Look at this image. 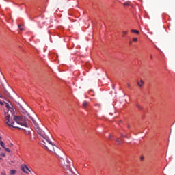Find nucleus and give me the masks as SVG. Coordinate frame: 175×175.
Segmentation results:
<instances>
[{
	"label": "nucleus",
	"instance_id": "1",
	"mask_svg": "<svg viewBox=\"0 0 175 175\" xmlns=\"http://www.w3.org/2000/svg\"><path fill=\"white\" fill-rule=\"evenodd\" d=\"M28 118L31 120L36 129V131H37L38 135L43 138L42 141H45L46 139H48L49 137L46 135V133L39 127L37 122L29 114H27V116H25L24 118L19 116H14L13 120H14L17 124H19L24 127H27L28 124L26 122V121L27 120H28Z\"/></svg>",
	"mask_w": 175,
	"mask_h": 175
},
{
	"label": "nucleus",
	"instance_id": "2",
	"mask_svg": "<svg viewBox=\"0 0 175 175\" xmlns=\"http://www.w3.org/2000/svg\"><path fill=\"white\" fill-rule=\"evenodd\" d=\"M42 143L48 151L55 153V149H57V146L51 141L50 138H48L46 140H42Z\"/></svg>",
	"mask_w": 175,
	"mask_h": 175
},
{
	"label": "nucleus",
	"instance_id": "3",
	"mask_svg": "<svg viewBox=\"0 0 175 175\" xmlns=\"http://www.w3.org/2000/svg\"><path fill=\"white\" fill-rule=\"evenodd\" d=\"M4 119H5V124L8 126L12 127L14 129H18L22 130L21 127L14 125V122L10 121V114L5 113Z\"/></svg>",
	"mask_w": 175,
	"mask_h": 175
},
{
	"label": "nucleus",
	"instance_id": "4",
	"mask_svg": "<svg viewBox=\"0 0 175 175\" xmlns=\"http://www.w3.org/2000/svg\"><path fill=\"white\" fill-rule=\"evenodd\" d=\"M137 85L139 87V88H142L144 85V81L141 79L140 81H137Z\"/></svg>",
	"mask_w": 175,
	"mask_h": 175
},
{
	"label": "nucleus",
	"instance_id": "5",
	"mask_svg": "<svg viewBox=\"0 0 175 175\" xmlns=\"http://www.w3.org/2000/svg\"><path fill=\"white\" fill-rule=\"evenodd\" d=\"M64 167L66 170H69L70 171H71V167H70V164H64Z\"/></svg>",
	"mask_w": 175,
	"mask_h": 175
},
{
	"label": "nucleus",
	"instance_id": "6",
	"mask_svg": "<svg viewBox=\"0 0 175 175\" xmlns=\"http://www.w3.org/2000/svg\"><path fill=\"white\" fill-rule=\"evenodd\" d=\"M21 170L25 174H28V172L25 170V165L21 166Z\"/></svg>",
	"mask_w": 175,
	"mask_h": 175
},
{
	"label": "nucleus",
	"instance_id": "7",
	"mask_svg": "<svg viewBox=\"0 0 175 175\" xmlns=\"http://www.w3.org/2000/svg\"><path fill=\"white\" fill-rule=\"evenodd\" d=\"M131 33H135V34H137V35H139V31L135 30V29H131Z\"/></svg>",
	"mask_w": 175,
	"mask_h": 175
},
{
	"label": "nucleus",
	"instance_id": "8",
	"mask_svg": "<svg viewBox=\"0 0 175 175\" xmlns=\"http://www.w3.org/2000/svg\"><path fill=\"white\" fill-rule=\"evenodd\" d=\"M122 142H123V140H120V138H117V139H116V142L118 143V145L122 144Z\"/></svg>",
	"mask_w": 175,
	"mask_h": 175
},
{
	"label": "nucleus",
	"instance_id": "9",
	"mask_svg": "<svg viewBox=\"0 0 175 175\" xmlns=\"http://www.w3.org/2000/svg\"><path fill=\"white\" fill-rule=\"evenodd\" d=\"M16 173V170H10V175H15Z\"/></svg>",
	"mask_w": 175,
	"mask_h": 175
},
{
	"label": "nucleus",
	"instance_id": "10",
	"mask_svg": "<svg viewBox=\"0 0 175 175\" xmlns=\"http://www.w3.org/2000/svg\"><path fill=\"white\" fill-rule=\"evenodd\" d=\"M88 106V103L87 101H83V107L86 108Z\"/></svg>",
	"mask_w": 175,
	"mask_h": 175
},
{
	"label": "nucleus",
	"instance_id": "11",
	"mask_svg": "<svg viewBox=\"0 0 175 175\" xmlns=\"http://www.w3.org/2000/svg\"><path fill=\"white\" fill-rule=\"evenodd\" d=\"M0 146L4 148L5 144L2 140H0Z\"/></svg>",
	"mask_w": 175,
	"mask_h": 175
},
{
	"label": "nucleus",
	"instance_id": "12",
	"mask_svg": "<svg viewBox=\"0 0 175 175\" xmlns=\"http://www.w3.org/2000/svg\"><path fill=\"white\" fill-rule=\"evenodd\" d=\"M136 107L139 109V110H142L143 109V107L142 105H140L139 104H137Z\"/></svg>",
	"mask_w": 175,
	"mask_h": 175
},
{
	"label": "nucleus",
	"instance_id": "13",
	"mask_svg": "<svg viewBox=\"0 0 175 175\" xmlns=\"http://www.w3.org/2000/svg\"><path fill=\"white\" fill-rule=\"evenodd\" d=\"M24 167L25 168L26 170H27L29 172L31 173V171L29 170L28 166L27 165H24Z\"/></svg>",
	"mask_w": 175,
	"mask_h": 175
},
{
	"label": "nucleus",
	"instance_id": "14",
	"mask_svg": "<svg viewBox=\"0 0 175 175\" xmlns=\"http://www.w3.org/2000/svg\"><path fill=\"white\" fill-rule=\"evenodd\" d=\"M4 150H5V151L7 152H10V149L8 148L4 147Z\"/></svg>",
	"mask_w": 175,
	"mask_h": 175
},
{
	"label": "nucleus",
	"instance_id": "15",
	"mask_svg": "<svg viewBox=\"0 0 175 175\" xmlns=\"http://www.w3.org/2000/svg\"><path fill=\"white\" fill-rule=\"evenodd\" d=\"M122 34H123V36H124L128 34V31H122Z\"/></svg>",
	"mask_w": 175,
	"mask_h": 175
},
{
	"label": "nucleus",
	"instance_id": "16",
	"mask_svg": "<svg viewBox=\"0 0 175 175\" xmlns=\"http://www.w3.org/2000/svg\"><path fill=\"white\" fill-rule=\"evenodd\" d=\"M133 41L134 42H136L138 41V39H137V38H133Z\"/></svg>",
	"mask_w": 175,
	"mask_h": 175
},
{
	"label": "nucleus",
	"instance_id": "17",
	"mask_svg": "<svg viewBox=\"0 0 175 175\" xmlns=\"http://www.w3.org/2000/svg\"><path fill=\"white\" fill-rule=\"evenodd\" d=\"M121 137H123V138H127V136L124 135L123 133H121Z\"/></svg>",
	"mask_w": 175,
	"mask_h": 175
},
{
	"label": "nucleus",
	"instance_id": "18",
	"mask_svg": "<svg viewBox=\"0 0 175 175\" xmlns=\"http://www.w3.org/2000/svg\"><path fill=\"white\" fill-rule=\"evenodd\" d=\"M18 27L20 31H23V28H21V25H18Z\"/></svg>",
	"mask_w": 175,
	"mask_h": 175
},
{
	"label": "nucleus",
	"instance_id": "19",
	"mask_svg": "<svg viewBox=\"0 0 175 175\" xmlns=\"http://www.w3.org/2000/svg\"><path fill=\"white\" fill-rule=\"evenodd\" d=\"M0 105H1V106L4 105V103L2 102L1 100H0Z\"/></svg>",
	"mask_w": 175,
	"mask_h": 175
},
{
	"label": "nucleus",
	"instance_id": "20",
	"mask_svg": "<svg viewBox=\"0 0 175 175\" xmlns=\"http://www.w3.org/2000/svg\"><path fill=\"white\" fill-rule=\"evenodd\" d=\"M66 163H67L68 164H69V163H70V160H69V159H66Z\"/></svg>",
	"mask_w": 175,
	"mask_h": 175
},
{
	"label": "nucleus",
	"instance_id": "21",
	"mask_svg": "<svg viewBox=\"0 0 175 175\" xmlns=\"http://www.w3.org/2000/svg\"><path fill=\"white\" fill-rule=\"evenodd\" d=\"M124 6H129V3H124Z\"/></svg>",
	"mask_w": 175,
	"mask_h": 175
},
{
	"label": "nucleus",
	"instance_id": "22",
	"mask_svg": "<svg viewBox=\"0 0 175 175\" xmlns=\"http://www.w3.org/2000/svg\"><path fill=\"white\" fill-rule=\"evenodd\" d=\"M1 175H6V173L5 172H1Z\"/></svg>",
	"mask_w": 175,
	"mask_h": 175
},
{
	"label": "nucleus",
	"instance_id": "23",
	"mask_svg": "<svg viewBox=\"0 0 175 175\" xmlns=\"http://www.w3.org/2000/svg\"><path fill=\"white\" fill-rule=\"evenodd\" d=\"M6 107H7L8 109H9V104H8V103H6Z\"/></svg>",
	"mask_w": 175,
	"mask_h": 175
},
{
	"label": "nucleus",
	"instance_id": "24",
	"mask_svg": "<svg viewBox=\"0 0 175 175\" xmlns=\"http://www.w3.org/2000/svg\"><path fill=\"white\" fill-rule=\"evenodd\" d=\"M109 139H111V138H112V135H109Z\"/></svg>",
	"mask_w": 175,
	"mask_h": 175
},
{
	"label": "nucleus",
	"instance_id": "25",
	"mask_svg": "<svg viewBox=\"0 0 175 175\" xmlns=\"http://www.w3.org/2000/svg\"><path fill=\"white\" fill-rule=\"evenodd\" d=\"M127 87H128L129 88H131V85H130V84H127Z\"/></svg>",
	"mask_w": 175,
	"mask_h": 175
},
{
	"label": "nucleus",
	"instance_id": "26",
	"mask_svg": "<svg viewBox=\"0 0 175 175\" xmlns=\"http://www.w3.org/2000/svg\"><path fill=\"white\" fill-rule=\"evenodd\" d=\"M1 156L2 157H5V154H1Z\"/></svg>",
	"mask_w": 175,
	"mask_h": 175
},
{
	"label": "nucleus",
	"instance_id": "27",
	"mask_svg": "<svg viewBox=\"0 0 175 175\" xmlns=\"http://www.w3.org/2000/svg\"><path fill=\"white\" fill-rule=\"evenodd\" d=\"M132 44V41H130V42H129V44Z\"/></svg>",
	"mask_w": 175,
	"mask_h": 175
},
{
	"label": "nucleus",
	"instance_id": "28",
	"mask_svg": "<svg viewBox=\"0 0 175 175\" xmlns=\"http://www.w3.org/2000/svg\"><path fill=\"white\" fill-rule=\"evenodd\" d=\"M127 127H128V129H130V125H128Z\"/></svg>",
	"mask_w": 175,
	"mask_h": 175
},
{
	"label": "nucleus",
	"instance_id": "29",
	"mask_svg": "<svg viewBox=\"0 0 175 175\" xmlns=\"http://www.w3.org/2000/svg\"><path fill=\"white\" fill-rule=\"evenodd\" d=\"M152 57H153L152 55H151V56H150V59H152Z\"/></svg>",
	"mask_w": 175,
	"mask_h": 175
},
{
	"label": "nucleus",
	"instance_id": "30",
	"mask_svg": "<svg viewBox=\"0 0 175 175\" xmlns=\"http://www.w3.org/2000/svg\"><path fill=\"white\" fill-rule=\"evenodd\" d=\"M141 159H142V160H144V157H142Z\"/></svg>",
	"mask_w": 175,
	"mask_h": 175
},
{
	"label": "nucleus",
	"instance_id": "31",
	"mask_svg": "<svg viewBox=\"0 0 175 175\" xmlns=\"http://www.w3.org/2000/svg\"><path fill=\"white\" fill-rule=\"evenodd\" d=\"M0 139H1V137L0 136Z\"/></svg>",
	"mask_w": 175,
	"mask_h": 175
},
{
	"label": "nucleus",
	"instance_id": "32",
	"mask_svg": "<svg viewBox=\"0 0 175 175\" xmlns=\"http://www.w3.org/2000/svg\"><path fill=\"white\" fill-rule=\"evenodd\" d=\"M0 159H1V158L0 157Z\"/></svg>",
	"mask_w": 175,
	"mask_h": 175
}]
</instances>
